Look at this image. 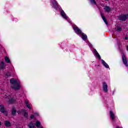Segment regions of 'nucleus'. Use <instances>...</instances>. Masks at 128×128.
Instances as JSON below:
<instances>
[{
	"mask_svg": "<svg viewBox=\"0 0 128 128\" xmlns=\"http://www.w3.org/2000/svg\"><path fill=\"white\" fill-rule=\"evenodd\" d=\"M122 28L120 27H118L117 28V32H122Z\"/></svg>",
	"mask_w": 128,
	"mask_h": 128,
	"instance_id": "25",
	"label": "nucleus"
},
{
	"mask_svg": "<svg viewBox=\"0 0 128 128\" xmlns=\"http://www.w3.org/2000/svg\"><path fill=\"white\" fill-rule=\"evenodd\" d=\"M41 128H44V127H41Z\"/></svg>",
	"mask_w": 128,
	"mask_h": 128,
	"instance_id": "34",
	"label": "nucleus"
},
{
	"mask_svg": "<svg viewBox=\"0 0 128 128\" xmlns=\"http://www.w3.org/2000/svg\"><path fill=\"white\" fill-rule=\"evenodd\" d=\"M0 112H2V114H6V116H8V111H6L3 104L0 105Z\"/></svg>",
	"mask_w": 128,
	"mask_h": 128,
	"instance_id": "4",
	"label": "nucleus"
},
{
	"mask_svg": "<svg viewBox=\"0 0 128 128\" xmlns=\"http://www.w3.org/2000/svg\"><path fill=\"white\" fill-rule=\"evenodd\" d=\"M34 114L35 116H39L38 113V112H35V113H34Z\"/></svg>",
	"mask_w": 128,
	"mask_h": 128,
	"instance_id": "29",
	"label": "nucleus"
},
{
	"mask_svg": "<svg viewBox=\"0 0 128 128\" xmlns=\"http://www.w3.org/2000/svg\"><path fill=\"white\" fill-rule=\"evenodd\" d=\"M81 34L82 36V40H88V36H86V34L82 32Z\"/></svg>",
	"mask_w": 128,
	"mask_h": 128,
	"instance_id": "18",
	"label": "nucleus"
},
{
	"mask_svg": "<svg viewBox=\"0 0 128 128\" xmlns=\"http://www.w3.org/2000/svg\"><path fill=\"white\" fill-rule=\"evenodd\" d=\"M73 30H74V32L76 34H81L82 33V30L76 26H73Z\"/></svg>",
	"mask_w": 128,
	"mask_h": 128,
	"instance_id": "6",
	"label": "nucleus"
},
{
	"mask_svg": "<svg viewBox=\"0 0 128 128\" xmlns=\"http://www.w3.org/2000/svg\"><path fill=\"white\" fill-rule=\"evenodd\" d=\"M10 84L12 85L10 86L11 88L15 90H18L20 88V82L18 81V80L14 79V78H12L10 80Z\"/></svg>",
	"mask_w": 128,
	"mask_h": 128,
	"instance_id": "1",
	"label": "nucleus"
},
{
	"mask_svg": "<svg viewBox=\"0 0 128 128\" xmlns=\"http://www.w3.org/2000/svg\"><path fill=\"white\" fill-rule=\"evenodd\" d=\"M128 16L124 14H122L118 16V20L122 22H126L128 20Z\"/></svg>",
	"mask_w": 128,
	"mask_h": 128,
	"instance_id": "3",
	"label": "nucleus"
},
{
	"mask_svg": "<svg viewBox=\"0 0 128 128\" xmlns=\"http://www.w3.org/2000/svg\"><path fill=\"white\" fill-rule=\"evenodd\" d=\"M101 16L104 22H105L106 24L108 26V20H106V17L104 16V14L101 13Z\"/></svg>",
	"mask_w": 128,
	"mask_h": 128,
	"instance_id": "13",
	"label": "nucleus"
},
{
	"mask_svg": "<svg viewBox=\"0 0 128 128\" xmlns=\"http://www.w3.org/2000/svg\"><path fill=\"white\" fill-rule=\"evenodd\" d=\"M52 4L53 5L54 8H56V10H58V3H56V0H54L52 2Z\"/></svg>",
	"mask_w": 128,
	"mask_h": 128,
	"instance_id": "11",
	"label": "nucleus"
},
{
	"mask_svg": "<svg viewBox=\"0 0 128 128\" xmlns=\"http://www.w3.org/2000/svg\"><path fill=\"white\" fill-rule=\"evenodd\" d=\"M96 56H97L98 60H101V58H100V54L98 53H96V54H95Z\"/></svg>",
	"mask_w": 128,
	"mask_h": 128,
	"instance_id": "23",
	"label": "nucleus"
},
{
	"mask_svg": "<svg viewBox=\"0 0 128 128\" xmlns=\"http://www.w3.org/2000/svg\"><path fill=\"white\" fill-rule=\"evenodd\" d=\"M6 74L7 76H10V72H8Z\"/></svg>",
	"mask_w": 128,
	"mask_h": 128,
	"instance_id": "26",
	"label": "nucleus"
},
{
	"mask_svg": "<svg viewBox=\"0 0 128 128\" xmlns=\"http://www.w3.org/2000/svg\"><path fill=\"white\" fill-rule=\"evenodd\" d=\"M127 50L128 52V46H127Z\"/></svg>",
	"mask_w": 128,
	"mask_h": 128,
	"instance_id": "33",
	"label": "nucleus"
},
{
	"mask_svg": "<svg viewBox=\"0 0 128 128\" xmlns=\"http://www.w3.org/2000/svg\"><path fill=\"white\" fill-rule=\"evenodd\" d=\"M110 118H111L113 122H114V120H116V116H114V114L112 110L110 112Z\"/></svg>",
	"mask_w": 128,
	"mask_h": 128,
	"instance_id": "9",
	"label": "nucleus"
},
{
	"mask_svg": "<svg viewBox=\"0 0 128 128\" xmlns=\"http://www.w3.org/2000/svg\"><path fill=\"white\" fill-rule=\"evenodd\" d=\"M60 13L62 16L65 20H68V17L66 16V14L64 12V10H62V9L60 10Z\"/></svg>",
	"mask_w": 128,
	"mask_h": 128,
	"instance_id": "8",
	"label": "nucleus"
},
{
	"mask_svg": "<svg viewBox=\"0 0 128 128\" xmlns=\"http://www.w3.org/2000/svg\"><path fill=\"white\" fill-rule=\"evenodd\" d=\"M103 90L104 92H108V84L106 82H103Z\"/></svg>",
	"mask_w": 128,
	"mask_h": 128,
	"instance_id": "10",
	"label": "nucleus"
},
{
	"mask_svg": "<svg viewBox=\"0 0 128 128\" xmlns=\"http://www.w3.org/2000/svg\"><path fill=\"white\" fill-rule=\"evenodd\" d=\"M128 39V36H126V37L124 38V40H127Z\"/></svg>",
	"mask_w": 128,
	"mask_h": 128,
	"instance_id": "30",
	"label": "nucleus"
},
{
	"mask_svg": "<svg viewBox=\"0 0 128 128\" xmlns=\"http://www.w3.org/2000/svg\"><path fill=\"white\" fill-rule=\"evenodd\" d=\"M36 126L37 128H40V122L39 121L36 122Z\"/></svg>",
	"mask_w": 128,
	"mask_h": 128,
	"instance_id": "22",
	"label": "nucleus"
},
{
	"mask_svg": "<svg viewBox=\"0 0 128 128\" xmlns=\"http://www.w3.org/2000/svg\"><path fill=\"white\" fill-rule=\"evenodd\" d=\"M5 62H7V64H10V58L8 56L5 57L4 58Z\"/></svg>",
	"mask_w": 128,
	"mask_h": 128,
	"instance_id": "21",
	"label": "nucleus"
},
{
	"mask_svg": "<svg viewBox=\"0 0 128 128\" xmlns=\"http://www.w3.org/2000/svg\"><path fill=\"white\" fill-rule=\"evenodd\" d=\"M94 53L95 54L98 53V51H96V49L94 50Z\"/></svg>",
	"mask_w": 128,
	"mask_h": 128,
	"instance_id": "27",
	"label": "nucleus"
},
{
	"mask_svg": "<svg viewBox=\"0 0 128 128\" xmlns=\"http://www.w3.org/2000/svg\"><path fill=\"white\" fill-rule=\"evenodd\" d=\"M35 125L32 122H30L29 124H28V127L29 128H34Z\"/></svg>",
	"mask_w": 128,
	"mask_h": 128,
	"instance_id": "19",
	"label": "nucleus"
},
{
	"mask_svg": "<svg viewBox=\"0 0 128 128\" xmlns=\"http://www.w3.org/2000/svg\"><path fill=\"white\" fill-rule=\"evenodd\" d=\"M91 4H96V0H90Z\"/></svg>",
	"mask_w": 128,
	"mask_h": 128,
	"instance_id": "24",
	"label": "nucleus"
},
{
	"mask_svg": "<svg viewBox=\"0 0 128 128\" xmlns=\"http://www.w3.org/2000/svg\"><path fill=\"white\" fill-rule=\"evenodd\" d=\"M4 124L5 126H6L7 128H10L12 126V124L10 121L6 120L4 122Z\"/></svg>",
	"mask_w": 128,
	"mask_h": 128,
	"instance_id": "12",
	"label": "nucleus"
},
{
	"mask_svg": "<svg viewBox=\"0 0 128 128\" xmlns=\"http://www.w3.org/2000/svg\"><path fill=\"white\" fill-rule=\"evenodd\" d=\"M122 60L123 63L126 65V66H128V60H126V55L124 54H123L122 56Z\"/></svg>",
	"mask_w": 128,
	"mask_h": 128,
	"instance_id": "7",
	"label": "nucleus"
},
{
	"mask_svg": "<svg viewBox=\"0 0 128 128\" xmlns=\"http://www.w3.org/2000/svg\"><path fill=\"white\" fill-rule=\"evenodd\" d=\"M25 104H26V106L28 108L29 110H32V107H30V103L28 101H25Z\"/></svg>",
	"mask_w": 128,
	"mask_h": 128,
	"instance_id": "20",
	"label": "nucleus"
},
{
	"mask_svg": "<svg viewBox=\"0 0 128 128\" xmlns=\"http://www.w3.org/2000/svg\"><path fill=\"white\" fill-rule=\"evenodd\" d=\"M107 0V1H108V0Z\"/></svg>",
	"mask_w": 128,
	"mask_h": 128,
	"instance_id": "35",
	"label": "nucleus"
},
{
	"mask_svg": "<svg viewBox=\"0 0 128 128\" xmlns=\"http://www.w3.org/2000/svg\"><path fill=\"white\" fill-rule=\"evenodd\" d=\"M17 100H18V98H16V96H14L12 97V98L9 100L8 102V104H16V102Z\"/></svg>",
	"mask_w": 128,
	"mask_h": 128,
	"instance_id": "5",
	"label": "nucleus"
},
{
	"mask_svg": "<svg viewBox=\"0 0 128 128\" xmlns=\"http://www.w3.org/2000/svg\"><path fill=\"white\" fill-rule=\"evenodd\" d=\"M2 126V122L0 121V126Z\"/></svg>",
	"mask_w": 128,
	"mask_h": 128,
	"instance_id": "32",
	"label": "nucleus"
},
{
	"mask_svg": "<svg viewBox=\"0 0 128 128\" xmlns=\"http://www.w3.org/2000/svg\"><path fill=\"white\" fill-rule=\"evenodd\" d=\"M104 10H105L106 12H110V10H112V9L110 8V6H105Z\"/></svg>",
	"mask_w": 128,
	"mask_h": 128,
	"instance_id": "15",
	"label": "nucleus"
},
{
	"mask_svg": "<svg viewBox=\"0 0 128 128\" xmlns=\"http://www.w3.org/2000/svg\"><path fill=\"white\" fill-rule=\"evenodd\" d=\"M116 128H120V126H116Z\"/></svg>",
	"mask_w": 128,
	"mask_h": 128,
	"instance_id": "31",
	"label": "nucleus"
},
{
	"mask_svg": "<svg viewBox=\"0 0 128 128\" xmlns=\"http://www.w3.org/2000/svg\"><path fill=\"white\" fill-rule=\"evenodd\" d=\"M18 114H24V118H28V112H27L26 110L25 109H22L21 110H18L17 112Z\"/></svg>",
	"mask_w": 128,
	"mask_h": 128,
	"instance_id": "2",
	"label": "nucleus"
},
{
	"mask_svg": "<svg viewBox=\"0 0 128 128\" xmlns=\"http://www.w3.org/2000/svg\"><path fill=\"white\" fill-rule=\"evenodd\" d=\"M4 68H6V64H4V62H1V64H0V70H4Z\"/></svg>",
	"mask_w": 128,
	"mask_h": 128,
	"instance_id": "17",
	"label": "nucleus"
},
{
	"mask_svg": "<svg viewBox=\"0 0 128 128\" xmlns=\"http://www.w3.org/2000/svg\"><path fill=\"white\" fill-rule=\"evenodd\" d=\"M30 118H34V116L32 114L30 115Z\"/></svg>",
	"mask_w": 128,
	"mask_h": 128,
	"instance_id": "28",
	"label": "nucleus"
},
{
	"mask_svg": "<svg viewBox=\"0 0 128 128\" xmlns=\"http://www.w3.org/2000/svg\"><path fill=\"white\" fill-rule=\"evenodd\" d=\"M101 62L103 64V66H104L105 68H110V66H108V64H106V62H104V60H101Z\"/></svg>",
	"mask_w": 128,
	"mask_h": 128,
	"instance_id": "14",
	"label": "nucleus"
},
{
	"mask_svg": "<svg viewBox=\"0 0 128 128\" xmlns=\"http://www.w3.org/2000/svg\"><path fill=\"white\" fill-rule=\"evenodd\" d=\"M12 116H16V107L12 106Z\"/></svg>",
	"mask_w": 128,
	"mask_h": 128,
	"instance_id": "16",
	"label": "nucleus"
}]
</instances>
